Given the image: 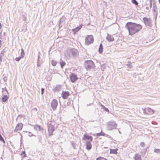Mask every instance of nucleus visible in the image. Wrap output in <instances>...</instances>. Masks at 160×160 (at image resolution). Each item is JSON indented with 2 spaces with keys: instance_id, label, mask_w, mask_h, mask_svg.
Wrapping results in <instances>:
<instances>
[{
  "instance_id": "1",
  "label": "nucleus",
  "mask_w": 160,
  "mask_h": 160,
  "mask_svg": "<svg viewBox=\"0 0 160 160\" xmlns=\"http://www.w3.org/2000/svg\"><path fill=\"white\" fill-rule=\"evenodd\" d=\"M125 27L128 30L129 34L131 35L138 32L142 28L141 25L131 22H127Z\"/></svg>"
},
{
  "instance_id": "2",
  "label": "nucleus",
  "mask_w": 160,
  "mask_h": 160,
  "mask_svg": "<svg viewBox=\"0 0 160 160\" xmlns=\"http://www.w3.org/2000/svg\"><path fill=\"white\" fill-rule=\"evenodd\" d=\"M107 128L109 130H112L116 128L117 124L114 121H111L107 123Z\"/></svg>"
},
{
  "instance_id": "3",
  "label": "nucleus",
  "mask_w": 160,
  "mask_h": 160,
  "mask_svg": "<svg viewBox=\"0 0 160 160\" xmlns=\"http://www.w3.org/2000/svg\"><path fill=\"white\" fill-rule=\"evenodd\" d=\"M84 65L85 68L87 70L94 68L95 66L94 62L91 60L85 61Z\"/></svg>"
},
{
  "instance_id": "4",
  "label": "nucleus",
  "mask_w": 160,
  "mask_h": 160,
  "mask_svg": "<svg viewBox=\"0 0 160 160\" xmlns=\"http://www.w3.org/2000/svg\"><path fill=\"white\" fill-rule=\"evenodd\" d=\"M55 128L54 126L53 125H52L51 123L48 124V135L49 136L53 135V132L55 131Z\"/></svg>"
},
{
  "instance_id": "5",
  "label": "nucleus",
  "mask_w": 160,
  "mask_h": 160,
  "mask_svg": "<svg viewBox=\"0 0 160 160\" xmlns=\"http://www.w3.org/2000/svg\"><path fill=\"white\" fill-rule=\"evenodd\" d=\"M94 39L93 36L92 35H88L85 38V44L86 45H88L93 42Z\"/></svg>"
},
{
  "instance_id": "6",
  "label": "nucleus",
  "mask_w": 160,
  "mask_h": 160,
  "mask_svg": "<svg viewBox=\"0 0 160 160\" xmlns=\"http://www.w3.org/2000/svg\"><path fill=\"white\" fill-rule=\"evenodd\" d=\"M143 20L145 24L149 27H151L152 26V20L149 18L144 17L143 18Z\"/></svg>"
},
{
  "instance_id": "7",
  "label": "nucleus",
  "mask_w": 160,
  "mask_h": 160,
  "mask_svg": "<svg viewBox=\"0 0 160 160\" xmlns=\"http://www.w3.org/2000/svg\"><path fill=\"white\" fill-rule=\"evenodd\" d=\"M58 105L57 101L55 99H53L51 103V107L53 110H56Z\"/></svg>"
},
{
  "instance_id": "8",
  "label": "nucleus",
  "mask_w": 160,
  "mask_h": 160,
  "mask_svg": "<svg viewBox=\"0 0 160 160\" xmlns=\"http://www.w3.org/2000/svg\"><path fill=\"white\" fill-rule=\"evenodd\" d=\"M23 127V124L21 123H19L17 124L15 128L14 132H17L18 131L21 130Z\"/></svg>"
},
{
  "instance_id": "9",
  "label": "nucleus",
  "mask_w": 160,
  "mask_h": 160,
  "mask_svg": "<svg viewBox=\"0 0 160 160\" xmlns=\"http://www.w3.org/2000/svg\"><path fill=\"white\" fill-rule=\"evenodd\" d=\"M70 78L71 81L72 82H75L78 79L76 75L74 73H72L70 75Z\"/></svg>"
},
{
  "instance_id": "10",
  "label": "nucleus",
  "mask_w": 160,
  "mask_h": 160,
  "mask_svg": "<svg viewBox=\"0 0 160 160\" xmlns=\"http://www.w3.org/2000/svg\"><path fill=\"white\" fill-rule=\"evenodd\" d=\"M25 55V53L24 52V51L22 48L21 49V56L19 57H18L16 58H15V60L17 61L18 62L20 61V60L22 58H23L24 57Z\"/></svg>"
},
{
  "instance_id": "11",
  "label": "nucleus",
  "mask_w": 160,
  "mask_h": 160,
  "mask_svg": "<svg viewBox=\"0 0 160 160\" xmlns=\"http://www.w3.org/2000/svg\"><path fill=\"white\" fill-rule=\"evenodd\" d=\"M71 52L72 55L74 57H76L78 55V50L76 49H72L71 51Z\"/></svg>"
},
{
  "instance_id": "12",
  "label": "nucleus",
  "mask_w": 160,
  "mask_h": 160,
  "mask_svg": "<svg viewBox=\"0 0 160 160\" xmlns=\"http://www.w3.org/2000/svg\"><path fill=\"white\" fill-rule=\"evenodd\" d=\"M69 95V92L68 91H63L62 93V98L64 99H67V98Z\"/></svg>"
},
{
  "instance_id": "13",
  "label": "nucleus",
  "mask_w": 160,
  "mask_h": 160,
  "mask_svg": "<svg viewBox=\"0 0 160 160\" xmlns=\"http://www.w3.org/2000/svg\"><path fill=\"white\" fill-rule=\"evenodd\" d=\"M86 139L90 140V142H92V136H89L86 134H84L83 135V138H82L83 140H85Z\"/></svg>"
},
{
  "instance_id": "14",
  "label": "nucleus",
  "mask_w": 160,
  "mask_h": 160,
  "mask_svg": "<svg viewBox=\"0 0 160 160\" xmlns=\"http://www.w3.org/2000/svg\"><path fill=\"white\" fill-rule=\"evenodd\" d=\"M106 39L109 42H112L114 40V38L113 37L112 35L108 34H107Z\"/></svg>"
},
{
  "instance_id": "15",
  "label": "nucleus",
  "mask_w": 160,
  "mask_h": 160,
  "mask_svg": "<svg viewBox=\"0 0 160 160\" xmlns=\"http://www.w3.org/2000/svg\"><path fill=\"white\" fill-rule=\"evenodd\" d=\"M82 25L81 24L79 26L76 27V28L72 29V31L74 33H75L79 31V30L82 28Z\"/></svg>"
},
{
  "instance_id": "16",
  "label": "nucleus",
  "mask_w": 160,
  "mask_h": 160,
  "mask_svg": "<svg viewBox=\"0 0 160 160\" xmlns=\"http://www.w3.org/2000/svg\"><path fill=\"white\" fill-rule=\"evenodd\" d=\"M92 148V145L89 141H87L86 143V148L87 149L90 150Z\"/></svg>"
},
{
  "instance_id": "17",
  "label": "nucleus",
  "mask_w": 160,
  "mask_h": 160,
  "mask_svg": "<svg viewBox=\"0 0 160 160\" xmlns=\"http://www.w3.org/2000/svg\"><path fill=\"white\" fill-rule=\"evenodd\" d=\"M62 88V86L60 85H57L56 87L54 89V90L55 92H58Z\"/></svg>"
},
{
  "instance_id": "18",
  "label": "nucleus",
  "mask_w": 160,
  "mask_h": 160,
  "mask_svg": "<svg viewBox=\"0 0 160 160\" xmlns=\"http://www.w3.org/2000/svg\"><path fill=\"white\" fill-rule=\"evenodd\" d=\"M135 160H141V157L140 155L138 154H136L134 157Z\"/></svg>"
},
{
  "instance_id": "19",
  "label": "nucleus",
  "mask_w": 160,
  "mask_h": 160,
  "mask_svg": "<svg viewBox=\"0 0 160 160\" xmlns=\"http://www.w3.org/2000/svg\"><path fill=\"white\" fill-rule=\"evenodd\" d=\"M9 97L7 95H4L2 98V101L3 102H5L8 99Z\"/></svg>"
},
{
  "instance_id": "20",
  "label": "nucleus",
  "mask_w": 160,
  "mask_h": 160,
  "mask_svg": "<svg viewBox=\"0 0 160 160\" xmlns=\"http://www.w3.org/2000/svg\"><path fill=\"white\" fill-rule=\"evenodd\" d=\"M34 128L37 131H41L42 130V128L40 126L36 125L34 126Z\"/></svg>"
},
{
  "instance_id": "21",
  "label": "nucleus",
  "mask_w": 160,
  "mask_h": 160,
  "mask_svg": "<svg viewBox=\"0 0 160 160\" xmlns=\"http://www.w3.org/2000/svg\"><path fill=\"white\" fill-rule=\"evenodd\" d=\"M103 46L102 43H101L99 45V48L98 49L99 52L100 53H102L103 52Z\"/></svg>"
},
{
  "instance_id": "22",
  "label": "nucleus",
  "mask_w": 160,
  "mask_h": 160,
  "mask_svg": "<svg viewBox=\"0 0 160 160\" xmlns=\"http://www.w3.org/2000/svg\"><path fill=\"white\" fill-rule=\"evenodd\" d=\"M118 150V149H110V153L117 154V150Z\"/></svg>"
},
{
  "instance_id": "23",
  "label": "nucleus",
  "mask_w": 160,
  "mask_h": 160,
  "mask_svg": "<svg viewBox=\"0 0 160 160\" xmlns=\"http://www.w3.org/2000/svg\"><path fill=\"white\" fill-rule=\"evenodd\" d=\"M97 136H104L105 135V133L102 132H101L99 133H98L97 134Z\"/></svg>"
},
{
  "instance_id": "24",
  "label": "nucleus",
  "mask_w": 160,
  "mask_h": 160,
  "mask_svg": "<svg viewBox=\"0 0 160 160\" xmlns=\"http://www.w3.org/2000/svg\"><path fill=\"white\" fill-rule=\"evenodd\" d=\"M51 63L53 66H55L56 65L57 62L54 60H52L51 61Z\"/></svg>"
},
{
  "instance_id": "25",
  "label": "nucleus",
  "mask_w": 160,
  "mask_h": 160,
  "mask_svg": "<svg viewBox=\"0 0 160 160\" xmlns=\"http://www.w3.org/2000/svg\"><path fill=\"white\" fill-rule=\"evenodd\" d=\"M61 66L62 68L65 65V63L63 61H62L60 62Z\"/></svg>"
},
{
  "instance_id": "26",
  "label": "nucleus",
  "mask_w": 160,
  "mask_h": 160,
  "mask_svg": "<svg viewBox=\"0 0 160 160\" xmlns=\"http://www.w3.org/2000/svg\"><path fill=\"white\" fill-rule=\"evenodd\" d=\"M71 143L73 146V148L74 149H75L76 146V143L74 142H71Z\"/></svg>"
},
{
  "instance_id": "27",
  "label": "nucleus",
  "mask_w": 160,
  "mask_h": 160,
  "mask_svg": "<svg viewBox=\"0 0 160 160\" xmlns=\"http://www.w3.org/2000/svg\"><path fill=\"white\" fill-rule=\"evenodd\" d=\"M132 2L136 6L138 5V3L136 0H132Z\"/></svg>"
},
{
  "instance_id": "28",
  "label": "nucleus",
  "mask_w": 160,
  "mask_h": 160,
  "mask_svg": "<svg viewBox=\"0 0 160 160\" xmlns=\"http://www.w3.org/2000/svg\"><path fill=\"white\" fill-rule=\"evenodd\" d=\"M0 141L3 142L4 143H5V141L3 139V137L1 136V134H0Z\"/></svg>"
},
{
  "instance_id": "29",
  "label": "nucleus",
  "mask_w": 160,
  "mask_h": 160,
  "mask_svg": "<svg viewBox=\"0 0 160 160\" xmlns=\"http://www.w3.org/2000/svg\"><path fill=\"white\" fill-rule=\"evenodd\" d=\"M96 160H107V159L104 158L100 157L97 158Z\"/></svg>"
},
{
  "instance_id": "30",
  "label": "nucleus",
  "mask_w": 160,
  "mask_h": 160,
  "mask_svg": "<svg viewBox=\"0 0 160 160\" xmlns=\"http://www.w3.org/2000/svg\"><path fill=\"white\" fill-rule=\"evenodd\" d=\"M154 152L157 153H160V149H154Z\"/></svg>"
},
{
  "instance_id": "31",
  "label": "nucleus",
  "mask_w": 160,
  "mask_h": 160,
  "mask_svg": "<svg viewBox=\"0 0 160 160\" xmlns=\"http://www.w3.org/2000/svg\"><path fill=\"white\" fill-rule=\"evenodd\" d=\"M153 12H155L156 9H157V7L154 4H153Z\"/></svg>"
},
{
  "instance_id": "32",
  "label": "nucleus",
  "mask_w": 160,
  "mask_h": 160,
  "mask_svg": "<svg viewBox=\"0 0 160 160\" xmlns=\"http://www.w3.org/2000/svg\"><path fill=\"white\" fill-rule=\"evenodd\" d=\"M41 62L39 60H37V66L39 67L41 65Z\"/></svg>"
},
{
  "instance_id": "33",
  "label": "nucleus",
  "mask_w": 160,
  "mask_h": 160,
  "mask_svg": "<svg viewBox=\"0 0 160 160\" xmlns=\"http://www.w3.org/2000/svg\"><path fill=\"white\" fill-rule=\"evenodd\" d=\"M152 0H150L149 2L148 3L150 4V8H151L152 7Z\"/></svg>"
},
{
  "instance_id": "34",
  "label": "nucleus",
  "mask_w": 160,
  "mask_h": 160,
  "mask_svg": "<svg viewBox=\"0 0 160 160\" xmlns=\"http://www.w3.org/2000/svg\"><path fill=\"white\" fill-rule=\"evenodd\" d=\"M140 145L141 147H143L145 146V144L143 142H141L140 143Z\"/></svg>"
},
{
  "instance_id": "35",
  "label": "nucleus",
  "mask_w": 160,
  "mask_h": 160,
  "mask_svg": "<svg viewBox=\"0 0 160 160\" xmlns=\"http://www.w3.org/2000/svg\"><path fill=\"white\" fill-rule=\"evenodd\" d=\"M22 16L23 17V20L24 21H26V19H27L26 17L25 16H24L23 15H22Z\"/></svg>"
},
{
  "instance_id": "36",
  "label": "nucleus",
  "mask_w": 160,
  "mask_h": 160,
  "mask_svg": "<svg viewBox=\"0 0 160 160\" xmlns=\"http://www.w3.org/2000/svg\"><path fill=\"white\" fill-rule=\"evenodd\" d=\"M4 91H6V92H7L8 94V92L6 88H2V92H3Z\"/></svg>"
},
{
  "instance_id": "37",
  "label": "nucleus",
  "mask_w": 160,
  "mask_h": 160,
  "mask_svg": "<svg viewBox=\"0 0 160 160\" xmlns=\"http://www.w3.org/2000/svg\"><path fill=\"white\" fill-rule=\"evenodd\" d=\"M44 91V89L42 88L41 89V94H43Z\"/></svg>"
},
{
  "instance_id": "38",
  "label": "nucleus",
  "mask_w": 160,
  "mask_h": 160,
  "mask_svg": "<svg viewBox=\"0 0 160 160\" xmlns=\"http://www.w3.org/2000/svg\"><path fill=\"white\" fill-rule=\"evenodd\" d=\"M99 104L101 106V107H102V109H103L105 107V106H104L102 104H101L100 102L99 103Z\"/></svg>"
},
{
  "instance_id": "39",
  "label": "nucleus",
  "mask_w": 160,
  "mask_h": 160,
  "mask_svg": "<svg viewBox=\"0 0 160 160\" xmlns=\"http://www.w3.org/2000/svg\"><path fill=\"white\" fill-rule=\"evenodd\" d=\"M103 109L105 110V111H106V112H109L108 109V108H106L105 107H104Z\"/></svg>"
},
{
  "instance_id": "40",
  "label": "nucleus",
  "mask_w": 160,
  "mask_h": 160,
  "mask_svg": "<svg viewBox=\"0 0 160 160\" xmlns=\"http://www.w3.org/2000/svg\"><path fill=\"white\" fill-rule=\"evenodd\" d=\"M23 154L24 155V156H25L26 154H25V152L24 151H23L22 152L21 155H22Z\"/></svg>"
},
{
  "instance_id": "41",
  "label": "nucleus",
  "mask_w": 160,
  "mask_h": 160,
  "mask_svg": "<svg viewBox=\"0 0 160 160\" xmlns=\"http://www.w3.org/2000/svg\"><path fill=\"white\" fill-rule=\"evenodd\" d=\"M148 111H149V112H151V111H153V110H152V109H151V108H148Z\"/></svg>"
},
{
  "instance_id": "42",
  "label": "nucleus",
  "mask_w": 160,
  "mask_h": 160,
  "mask_svg": "<svg viewBox=\"0 0 160 160\" xmlns=\"http://www.w3.org/2000/svg\"><path fill=\"white\" fill-rule=\"evenodd\" d=\"M127 65L128 66H129L130 68H131L132 67V65L131 64H128Z\"/></svg>"
},
{
  "instance_id": "43",
  "label": "nucleus",
  "mask_w": 160,
  "mask_h": 160,
  "mask_svg": "<svg viewBox=\"0 0 160 160\" xmlns=\"http://www.w3.org/2000/svg\"><path fill=\"white\" fill-rule=\"evenodd\" d=\"M40 53V52H39V53H38L39 54H38V60H39V58H40V55H39Z\"/></svg>"
},
{
  "instance_id": "44",
  "label": "nucleus",
  "mask_w": 160,
  "mask_h": 160,
  "mask_svg": "<svg viewBox=\"0 0 160 160\" xmlns=\"http://www.w3.org/2000/svg\"><path fill=\"white\" fill-rule=\"evenodd\" d=\"M1 45H2V41L1 40H0V48L1 47Z\"/></svg>"
},
{
  "instance_id": "45",
  "label": "nucleus",
  "mask_w": 160,
  "mask_h": 160,
  "mask_svg": "<svg viewBox=\"0 0 160 160\" xmlns=\"http://www.w3.org/2000/svg\"><path fill=\"white\" fill-rule=\"evenodd\" d=\"M146 9H147V10H149V7H146Z\"/></svg>"
},
{
  "instance_id": "46",
  "label": "nucleus",
  "mask_w": 160,
  "mask_h": 160,
  "mask_svg": "<svg viewBox=\"0 0 160 160\" xmlns=\"http://www.w3.org/2000/svg\"><path fill=\"white\" fill-rule=\"evenodd\" d=\"M62 20L61 19H60V23L62 22Z\"/></svg>"
},
{
  "instance_id": "47",
  "label": "nucleus",
  "mask_w": 160,
  "mask_h": 160,
  "mask_svg": "<svg viewBox=\"0 0 160 160\" xmlns=\"http://www.w3.org/2000/svg\"><path fill=\"white\" fill-rule=\"evenodd\" d=\"M1 28H2L1 24V23L0 22V29Z\"/></svg>"
},
{
  "instance_id": "48",
  "label": "nucleus",
  "mask_w": 160,
  "mask_h": 160,
  "mask_svg": "<svg viewBox=\"0 0 160 160\" xmlns=\"http://www.w3.org/2000/svg\"><path fill=\"white\" fill-rule=\"evenodd\" d=\"M21 116V115H19L18 116V117H20V116Z\"/></svg>"
},
{
  "instance_id": "49",
  "label": "nucleus",
  "mask_w": 160,
  "mask_h": 160,
  "mask_svg": "<svg viewBox=\"0 0 160 160\" xmlns=\"http://www.w3.org/2000/svg\"><path fill=\"white\" fill-rule=\"evenodd\" d=\"M158 2H159V3H160V0H158Z\"/></svg>"
},
{
  "instance_id": "50",
  "label": "nucleus",
  "mask_w": 160,
  "mask_h": 160,
  "mask_svg": "<svg viewBox=\"0 0 160 160\" xmlns=\"http://www.w3.org/2000/svg\"><path fill=\"white\" fill-rule=\"evenodd\" d=\"M0 60H1V56H0Z\"/></svg>"
},
{
  "instance_id": "51",
  "label": "nucleus",
  "mask_w": 160,
  "mask_h": 160,
  "mask_svg": "<svg viewBox=\"0 0 160 160\" xmlns=\"http://www.w3.org/2000/svg\"><path fill=\"white\" fill-rule=\"evenodd\" d=\"M119 132L120 133V132L119 131Z\"/></svg>"
}]
</instances>
